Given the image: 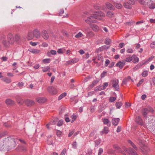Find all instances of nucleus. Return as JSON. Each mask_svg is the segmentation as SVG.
Masks as SVG:
<instances>
[{
  "mask_svg": "<svg viewBox=\"0 0 155 155\" xmlns=\"http://www.w3.org/2000/svg\"><path fill=\"white\" fill-rule=\"evenodd\" d=\"M99 81L95 80L90 85L89 88H92L94 87L96 84Z\"/></svg>",
  "mask_w": 155,
  "mask_h": 155,
  "instance_id": "nucleus-32",
  "label": "nucleus"
},
{
  "mask_svg": "<svg viewBox=\"0 0 155 155\" xmlns=\"http://www.w3.org/2000/svg\"><path fill=\"white\" fill-rule=\"evenodd\" d=\"M116 65L117 67H119L120 69H122L124 66L123 65V63H122L121 61H119L117 62Z\"/></svg>",
  "mask_w": 155,
  "mask_h": 155,
  "instance_id": "nucleus-35",
  "label": "nucleus"
},
{
  "mask_svg": "<svg viewBox=\"0 0 155 155\" xmlns=\"http://www.w3.org/2000/svg\"><path fill=\"white\" fill-rule=\"evenodd\" d=\"M153 109L151 107L143 108L142 110L143 116L144 117L146 118L147 117V114L149 112L153 113Z\"/></svg>",
  "mask_w": 155,
  "mask_h": 155,
  "instance_id": "nucleus-4",
  "label": "nucleus"
},
{
  "mask_svg": "<svg viewBox=\"0 0 155 155\" xmlns=\"http://www.w3.org/2000/svg\"><path fill=\"white\" fill-rule=\"evenodd\" d=\"M131 79V77L130 76H128L127 78H124L122 81V85L126 84L127 82L129 81Z\"/></svg>",
  "mask_w": 155,
  "mask_h": 155,
  "instance_id": "nucleus-21",
  "label": "nucleus"
},
{
  "mask_svg": "<svg viewBox=\"0 0 155 155\" xmlns=\"http://www.w3.org/2000/svg\"><path fill=\"white\" fill-rule=\"evenodd\" d=\"M72 147L76 149L77 148V144L76 141L73 142L72 144Z\"/></svg>",
  "mask_w": 155,
  "mask_h": 155,
  "instance_id": "nucleus-59",
  "label": "nucleus"
},
{
  "mask_svg": "<svg viewBox=\"0 0 155 155\" xmlns=\"http://www.w3.org/2000/svg\"><path fill=\"white\" fill-rule=\"evenodd\" d=\"M148 75V73L147 71H144L143 72L142 74V75L143 77H146Z\"/></svg>",
  "mask_w": 155,
  "mask_h": 155,
  "instance_id": "nucleus-54",
  "label": "nucleus"
},
{
  "mask_svg": "<svg viewBox=\"0 0 155 155\" xmlns=\"http://www.w3.org/2000/svg\"><path fill=\"white\" fill-rule=\"evenodd\" d=\"M103 41V40L102 39H99L95 42V43L96 44L98 45L100 43H102Z\"/></svg>",
  "mask_w": 155,
  "mask_h": 155,
  "instance_id": "nucleus-61",
  "label": "nucleus"
},
{
  "mask_svg": "<svg viewBox=\"0 0 155 155\" xmlns=\"http://www.w3.org/2000/svg\"><path fill=\"white\" fill-rule=\"evenodd\" d=\"M123 149L124 151L129 154L131 155H138L136 152L132 148H129L128 149L125 147H123Z\"/></svg>",
  "mask_w": 155,
  "mask_h": 155,
  "instance_id": "nucleus-5",
  "label": "nucleus"
},
{
  "mask_svg": "<svg viewBox=\"0 0 155 155\" xmlns=\"http://www.w3.org/2000/svg\"><path fill=\"white\" fill-rule=\"evenodd\" d=\"M7 38L9 44H12L15 42L14 38L12 34L9 33L8 34Z\"/></svg>",
  "mask_w": 155,
  "mask_h": 155,
  "instance_id": "nucleus-9",
  "label": "nucleus"
},
{
  "mask_svg": "<svg viewBox=\"0 0 155 155\" xmlns=\"http://www.w3.org/2000/svg\"><path fill=\"white\" fill-rule=\"evenodd\" d=\"M138 2L143 5H145L146 4V2L144 0H137Z\"/></svg>",
  "mask_w": 155,
  "mask_h": 155,
  "instance_id": "nucleus-51",
  "label": "nucleus"
},
{
  "mask_svg": "<svg viewBox=\"0 0 155 155\" xmlns=\"http://www.w3.org/2000/svg\"><path fill=\"white\" fill-rule=\"evenodd\" d=\"M124 6L125 8H127L130 9L131 8V4H130L127 2H125L124 4Z\"/></svg>",
  "mask_w": 155,
  "mask_h": 155,
  "instance_id": "nucleus-29",
  "label": "nucleus"
},
{
  "mask_svg": "<svg viewBox=\"0 0 155 155\" xmlns=\"http://www.w3.org/2000/svg\"><path fill=\"white\" fill-rule=\"evenodd\" d=\"M132 58L133 59V62L134 63L138 62L139 61V58L135 55H133Z\"/></svg>",
  "mask_w": 155,
  "mask_h": 155,
  "instance_id": "nucleus-34",
  "label": "nucleus"
},
{
  "mask_svg": "<svg viewBox=\"0 0 155 155\" xmlns=\"http://www.w3.org/2000/svg\"><path fill=\"white\" fill-rule=\"evenodd\" d=\"M122 105V103L120 102H117L116 103V106L117 108H120Z\"/></svg>",
  "mask_w": 155,
  "mask_h": 155,
  "instance_id": "nucleus-41",
  "label": "nucleus"
},
{
  "mask_svg": "<svg viewBox=\"0 0 155 155\" xmlns=\"http://www.w3.org/2000/svg\"><path fill=\"white\" fill-rule=\"evenodd\" d=\"M63 121L62 120L59 121L58 123L57 124V125L59 127L62 126L63 124Z\"/></svg>",
  "mask_w": 155,
  "mask_h": 155,
  "instance_id": "nucleus-57",
  "label": "nucleus"
},
{
  "mask_svg": "<svg viewBox=\"0 0 155 155\" xmlns=\"http://www.w3.org/2000/svg\"><path fill=\"white\" fill-rule=\"evenodd\" d=\"M119 81L118 79L115 78L113 80L110 81V83L112 86L114 88V90L118 91L119 90V87L118 84Z\"/></svg>",
  "mask_w": 155,
  "mask_h": 155,
  "instance_id": "nucleus-3",
  "label": "nucleus"
},
{
  "mask_svg": "<svg viewBox=\"0 0 155 155\" xmlns=\"http://www.w3.org/2000/svg\"><path fill=\"white\" fill-rule=\"evenodd\" d=\"M57 54V52L55 50H51L50 52H47V54L49 56L51 54L55 55Z\"/></svg>",
  "mask_w": 155,
  "mask_h": 155,
  "instance_id": "nucleus-33",
  "label": "nucleus"
},
{
  "mask_svg": "<svg viewBox=\"0 0 155 155\" xmlns=\"http://www.w3.org/2000/svg\"><path fill=\"white\" fill-rule=\"evenodd\" d=\"M111 42L110 39L108 38H106L105 40L104 43L106 45H108L110 44Z\"/></svg>",
  "mask_w": 155,
  "mask_h": 155,
  "instance_id": "nucleus-44",
  "label": "nucleus"
},
{
  "mask_svg": "<svg viewBox=\"0 0 155 155\" xmlns=\"http://www.w3.org/2000/svg\"><path fill=\"white\" fill-rule=\"evenodd\" d=\"M120 120V119L118 118H113L112 120V122L113 125L116 126L117 125Z\"/></svg>",
  "mask_w": 155,
  "mask_h": 155,
  "instance_id": "nucleus-16",
  "label": "nucleus"
},
{
  "mask_svg": "<svg viewBox=\"0 0 155 155\" xmlns=\"http://www.w3.org/2000/svg\"><path fill=\"white\" fill-rule=\"evenodd\" d=\"M59 119L58 118H56L54 119L53 121L51 123V124H55L57 123Z\"/></svg>",
  "mask_w": 155,
  "mask_h": 155,
  "instance_id": "nucleus-42",
  "label": "nucleus"
},
{
  "mask_svg": "<svg viewBox=\"0 0 155 155\" xmlns=\"http://www.w3.org/2000/svg\"><path fill=\"white\" fill-rule=\"evenodd\" d=\"M42 61L45 64L48 63L50 62L51 59L50 58H46L43 59Z\"/></svg>",
  "mask_w": 155,
  "mask_h": 155,
  "instance_id": "nucleus-47",
  "label": "nucleus"
},
{
  "mask_svg": "<svg viewBox=\"0 0 155 155\" xmlns=\"http://www.w3.org/2000/svg\"><path fill=\"white\" fill-rule=\"evenodd\" d=\"M97 58L98 60H100L102 62L103 61V57L100 54L97 55Z\"/></svg>",
  "mask_w": 155,
  "mask_h": 155,
  "instance_id": "nucleus-45",
  "label": "nucleus"
},
{
  "mask_svg": "<svg viewBox=\"0 0 155 155\" xmlns=\"http://www.w3.org/2000/svg\"><path fill=\"white\" fill-rule=\"evenodd\" d=\"M2 42L3 45L5 47H7L8 46V43L6 40H3L2 41Z\"/></svg>",
  "mask_w": 155,
  "mask_h": 155,
  "instance_id": "nucleus-48",
  "label": "nucleus"
},
{
  "mask_svg": "<svg viewBox=\"0 0 155 155\" xmlns=\"http://www.w3.org/2000/svg\"><path fill=\"white\" fill-rule=\"evenodd\" d=\"M133 59L132 57H129L125 59V61L127 62H129L131 61Z\"/></svg>",
  "mask_w": 155,
  "mask_h": 155,
  "instance_id": "nucleus-56",
  "label": "nucleus"
},
{
  "mask_svg": "<svg viewBox=\"0 0 155 155\" xmlns=\"http://www.w3.org/2000/svg\"><path fill=\"white\" fill-rule=\"evenodd\" d=\"M113 147L114 149H115L116 150H118L119 153H123L124 151H122L121 149L117 145H114L113 146Z\"/></svg>",
  "mask_w": 155,
  "mask_h": 155,
  "instance_id": "nucleus-25",
  "label": "nucleus"
},
{
  "mask_svg": "<svg viewBox=\"0 0 155 155\" xmlns=\"http://www.w3.org/2000/svg\"><path fill=\"white\" fill-rule=\"evenodd\" d=\"M17 149L20 151H24L26 150V147L24 145H19L17 147Z\"/></svg>",
  "mask_w": 155,
  "mask_h": 155,
  "instance_id": "nucleus-31",
  "label": "nucleus"
},
{
  "mask_svg": "<svg viewBox=\"0 0 155 155\" xmlns=\"http://www.w3.org/2000/svg\"><path fill=\"white\" fill-rule=\"evenodd\" d=\"M67 95V93L65 92H64L61 94L58 97V100H61L63 97L66 96Z\"/></svg>",
  "mask_w": 155,
  "mask_h": 155,
  "instance_id": "nucleus-36",
  "label": "nucleus"
},
{
  "mask_svg": "<svg viewBox=\"0 0 155 155\" xmlns=\"http://www.w3.org/2000/svg\"><path fill=\"white\" fill-rule=\"evenodd\" d=\"M17 140V139H15L12 137H9L5 138L3 140V143L8 147L12 148L16 146Z\"/></svg>",
  "mask_w": 155,
  "mask_h": 155,
  "instance_id": "nucleus-1",
  "label": "nucleus"
},
{
  "mask_svg": "<svg viewBox=\"0 0 155 155\" xmlns=\"http://www.w3.org/2000/svg\"><path fill=\"white\" fill-rule=\"evenodd\" d=\"M56 133L58 136V137H60L61 134L62 132L60 130H57L56 131Z\"/></svg>",
  "mask_w": 155,
  "mask_h": 155,
  "instance_id": "nucleus-62",
  "label": "nucleus"
},
{
  "mask_svg": "<svg viewBox=\"0 0 155 155\" xmlns=\"http://www.w3.org/2000/svg\"><path fill=\"white\" fill-rule=\"evenodd\" d=\"M147 3L150 9H153L155 8V3H154L152 0L149 1Z\"/></svg>",
  "mask_w": 155,
  "mask_h": 155,
  "instance_id": "nucleus-12",
  "label": "nucleus"
},
{
  "mask_svg": "<svg viewBox=\"0 0 155 155\" xmlns=\"http://www.w3.org/2000/svg\"><path fill=\"white\" fill-rule=\"evenodd\" d=\"M106 5L107 8L108 9L111 10H114L115 9L114 6L109 3H106Z\"/></svg>",
  "mask_w": 155,
  "mask_h": 155,
  "instance_id": "nucleus-22",
  "label": "nucleus"
},
{
  "mask_svg": "<svg viewBox=\"0 0 155 155\" xmlns=\"http://www.w3.org/2000/svg\"><path fill=\"white\" fill-rule=\"evenodd\" d=\"M123 149L124 151L129 154L131 155H138L136 152L132 148H129L128 149L125 147H123Z\"/></svg>",
  "mask_w": 155,
  "mask_h": 155,
  "instance_id": "nucleus-6",
  "label": "nucleus"
},
{
  "mask_svg": "<svg viewBox=\"0 0 155 155\" xmlns=\"http://www.w3.org/2000/svg\"><path fill=\"white\" fill-rule=\"evenodd\" d=\"M107 72L106 71H104L103 73H102L101 75V78H103L106 75Z\"/></svg>",
  "mask_w": 155,
  "mask_h": 155,
  "instance_id": "nucleus-52",
  "label": "nucleus"
},
{
  "mask_svg": "<svg viewBox=\"0 0 155 155\" xmlns=\"http://www.w3.org/2000/svg\"><path fill=\"white\" fill-rule=\"evenodd\" d=\"M34 37L33 33L31 31H30L28 32V35L27 37V39L28 40L32 39Z\"/></svg>",
  "mask_w": 155,
  "mask_h": 155,
  "instance_id": "nucleus-23",
  "label": "nucleus"
},
{
  "mask_svg": "<svg viewBox=\"0 0 155 155\" xmlns=\"http://www.w3.org/2000/svg\"><path fill=\"white\" fill-rule=\"evenodd\" d=\"M123 149L124 151L129 154L131 155H138L136 152L132 148H129L128 149L125 147H123Z\"/></svg>",
  "mask_w": 155,
  "mask_h": 155,
  "instance_id": "nucleus-7",
  "label": "nucleus"
},
{
  "mask_svg": "<svg viewBox=\"0 0 155 155\" xmlns=\"http://www.w3.org/2000/svg\"><path fill=\"white\" fill-rule=\"evenodd\" d=\"M25 103L27 106H32L35 104L34 101L29 99H27L25 101Z\"/></svg>",
  "mask_w": 155,
  "mask_h": 155,
  "instance_id": "nucleus-11",
  "label": "nucleus"
},
{
  "mask_svg": "<svg viewBox=\"0 0 155 155\" xmlns=\"http://www.w3.org/2000/svg\"><path fill=\"white\" fill-rule=\"evenodd\" d=\"M17 101L18 103L21 104H22L24 102L23 100L20 97H19V100L17 99Z\"/></svg>",
  "mask_w": 155,
  "mask_h": 155,
  "instance_id": "nucleus-49",
  "label": "nucleus"
},
{
  "mask_svg": "<svg viewBox=\"0 0 155 155\" xmlns=\"http://www.w3.org/2000/svg\"><path fill=\"white\" fill-rule=\"evenodd\" d=\"M140 146L143 149L146 151H148V147L145 146L143 143H142L141 144H140Z\"/></svg>",
  "mask_w": 155,
  "mask_h": 155,
  "instance_id": "nucleus-39",
  "label": "nucleus"
},
{
  "mask_svg": "<svg viewBox=\"0 0 155 155\" xmlns=\"http://www.w3.org/2000/svg\"><path fill=\"white\" fill-rule=\"evenodd\" d=\"M123 149L124 151L129 154L131 155H138L136 152L132 148H129L128 149L125 147H123Z\"/></svg>",
  "mask_w": 155,
  "mask_h": 155,
  "instance_id": "nucleus-8",
  "label": "nucleus"
},
{
  "mask_svg": "<svg viewBox=\"0 0 155 155\" xmlns=\"http://www.w3.org/2000/svg\"><path fill=\"white\" fill-rule=\"evenodd\" d=\"M104 50L102 47H99L97 49L96 51V52L97 53H99L100 52Z\"/></svg>",
  "mask_w": 155,
  "mask_h": 155,
  "instance_id": "nucleus-53",
  "label": "nucleus"
},
{
  "mask_svg": "<svg viewBox=\"0 0 155 155\" xmlns=\"http://www.w3.org/2000/svg\"><path fill=\"white\" fill-rule=\"evenodd\" d=\"M42 68V71H43L44 72H45L48 71H49L50 69V68L49 66H48L45 68Z\"/></svg>",
  "mask_w": 155,
  "mask_h": 155,
  "instance_id": "nucleus-43",
  "label": "nucleus"
},
{
  "mask_svg": "<svg viewBox=\"0 0 155 155\" xmlns=\"http://www.w3.org/2000/svg\"><path fill=\"white\" fill-rule=\"evenodd\" d=\"M98 16L96 14H92L88 17L87 19L85 20V21L87 23L91 25L92 22L95 23L97 22L96 19H98Z\"/></svg>",
  "mask_w": 155,
  "mask_h": 155,
  "instance_id": "nucleus-2",
  "label": "nucleus"
},
{
  "mask_svg": "<svg viewBox=\"0 0 155 155\" xmlns=\"http://www.w3.org/2000/svg\"><path fill=\"white\" fill-rule=\"evenodd\" d=\"M143 79H142L137 84V86L139 87L143 82Z\"/></svg>",
  "mask_w": 155,
  "mask_h": 155,
  "instance_id": "nucleus-64",
  "label": "nucleus"
},
{
  "mask_svg": "<svg viewBox=\"0 0 155 155\" xmlns=\"http://www.w3.org/2000/svg\"><path fill=\"white\" fill-rule=\"evenodd\" d=\"M46 100L45 98L40 97L37 98V101L39 103H44L45 102Z\"/></svg>",
  "mask_w": 155,
  "mask_h": 155,
  "instance_id": "nucleus-26",
  "label": "nucleus"
},
{
  "mask_svg": "<svg viewBox=\"0 0 155 155\" xmlns=\"http://www.w3.org/2000/svg\"><path fill=\"white\" fill-rule=\"evenodd\" d=\"M136 121L138 124L141 125L143 124V120L140 116H138L136 118Z\"/></svg>",
  "mask_w": 155,
  "mask_h": 155,
  "instance_id": "nucleus-15",
  "label": "nucleus"
},
{
  "mask_svg": "<svg viewBox=\"0 0 155 155\" xmlns=\"http://www.w3.org/2000/svg\"><path fill=\"white\" fill-rule=\"evenodd\" d=\"M108 153L110 154H114L115 153L114 150L112 149H110L108 151Z\"/></svg>",
  "mask_w": 155,
  "mask_h": 155,
  "instance_id": "nucleus-60",
  "label": "nucleus"
},
{
  "mask_svg": "<svg viewBox=\"0 0 155 155\" xmlns=\"http://www.w3.org/2000/svg\"><path fill=\"white\" fill-rule=\"evenodd\" d=\"M42 36L44 39H47L49 38V35L45 30H43L42 31Z\"/></svg>",
  "mask_w": 155,
  "mask_h": 155,
  "instance_id": "nucleus-14",
  "label": "nucleus"
},
{
  "mask_svg": "<svg viewBox=\"0 0 155 155\" xmlns=\"http://www.w3.org/2000/svg\"><path fill=\"white\" fill-rule=\"evenodd\" d=\"M66 148L64 149L60 155H65L66 152Z\"/></svg>",
  "mask_w": 155,
  "mask_h": 155,
  "instance_id": "nucleus-58",
  "label": "nucleus"
},
{
  "mask_svg": "<svg viewBox=\"0 0 155 155\" xmlns=\"http://www.w3.org/2000/svg\"><path fill=\"white\" fill-rule=\"evenodd\" d=\"M79 61L78 58H74L71 60V62L72 63H74L78 62Z\"/></svg>",
  "mask_w": 155,
  "mask_h": 155,
  "instance_id": "nucleus-50",
  "label": "nucleus"
},
{
  "mask_svg": "<svg viewBox=\"0 0 155 155\" xmlns=\"http://www.w3.org/2000/svg\"><path fill=\"white\" fill-rule=\"evenodd\" d=\"M2 80L3 81L7 83H9L11 82V80L7 78H2Z\"/></svg>",
  "mask_w": 155,
  "mask_h": 155,
  "instance_id": "nucleus-40",
  "label": "nucleus"
},
{
  "mask_svg": "<svg viewBox=\"0 0 155 155\" xmlns=\"http://www.w3.org/2000/svg\"><path fill=\"white\" fill-rule=\"evenodd\" d=\"M5 103L8 105L12 106L14 104V102L12 100L8 99L6 100Z\"/></svg>",
  "mask_w": 155,
  "mask_h": 155,
  "instance_id": "nucleus-17",
  "label": "nucleus"
},
{
  "mask_svg": "<svg viewBox=\"0 0 155 155\" xmlns=\"http://www.w3.org/2000/svg\"><path fill=\"white\" fill-rule=\"evenodd\" d=\"M116 99V97H111L109 99V101L111 102H114Z\"/></svg>",
  "mask_w": 155,
  "mask_h": 155,
  "instance_id": "nucleus-55",
  "label": "nucleus"
},
{
  "mask_svg": "<svg viewBox=\"0 0 155 155\" xmlns=\"http://www.w3.org/2000/svg\"><path fill=\"white\" fill-rule=\"evenodd\" d=\"M28 51L33 54H38L40 52V50L35 49L29 48L28 49Z\"/></svg>",
  "mask_w": 155,
  "mask_h": 155,
  "instance_id": "nucleus-18",
  "label": "nucleus"
},
{
  "mask_svg": "<svg viewBox=\"0 0 155 155\" xmlns=\"http://www.w3.org/2000/svg\"><path fill=\"white\" fill-rule=\"evenodd\" d=\"M108 128L107 127H105L104 128V130L101 132V134L102 135L104 133L107 134L108 133Z\"/></svg>",
  "mask_w": 155,
  "mask_h": 155,
  "instance_id": "nucleus-38",
  "label": "nucleus"
},
{
  "mask_svg": "<svg viewBox=\"0 0 155 155\" xmlns=\"http://www.w3.org/2000/svg\"><path fill=\"white\" fill-rule=\"evenodd\" d=\"M33 34L34 36L37 38H38L40 37V32L37 29H35L34 30Z\"/></svg>",
  "mask_w": 155,
  "mask_h": 155,
  "instance_id": "nucleus-13",
  "label": "nucleus"
},
{
  "mask_svg": "<svg viewBox=\"0 0 155 155\" xmlns=\"http://www.w3.org/2000/svg\"><path fill=\"white\" fill-rule=\"evenodd\" d=\"M103 122L104 124H107V126H110V122L107 119H104L103 120Z\"/></svg>",
  "mask_w": 155,
  "mask_h": 155,
  "instance_id": "nucleus-37",
  "label": "nucleus"
},
{
  "mask_svg": "<svg viewBox=\"0 0 155 155\" xmlns=\"http://www.w3.org/2000/svg\"><path fill=\"white\" fill-rule=\"evenodd\" d=\"M95 14L98 16V19L101 20V17H104L105 16V14L101 12H96Z\"/></svg>",
  "mask_w": 155,
  "mask_h": 155,
  "instance_id": "nucleus-19",
  "label": "nucleus"
},
{
  "mask_svg": "<svg viewBox=\"0 0 155 155\" xmlns=\"http://www.w3.org/2000/svg\"><path fill=\"white\" fill-rule=\"evenodd\" d=\"M24 85V83L21 82H19L18 84V87H20V88H21L22 87H23Z\"/></svg>",
  "mask_w": 155,
  "mask_h": 155,
  "instance_id": "nucleus-63",
  "label": "nucleus"
},
{
  "mask_svg": "<svg viewBox=\"0 0 155 155\" xmlns=\"http://www.w3.org/2000/svg\"><path fill=\"white\" fill-rule=\"evenodd\" d=\"M114 5L115 7L117 9H121L122 7V5L121 4L119 3L114 2Z\"/></svg>",
  "mask_w": 155,
  "mask_h": 155,
  "instance_id": "nucleus-30",
  "label": "nucleus"
},
{
  "mask_svg": "<svg viewBox=\"0 0 155 155\" xmlns=\"http://www.w3.org/2000/svg\"><path fill=\"white\" fill-rule=\"evenodd\" d=\"M48 91L49 93L53 94H56L57 92L56 88L52 86L49 87L48 88Z\"/></svg>",
  "mask_w": 155,
  "mask_h": 155,
  "instance_id": "nucleus-10",
  "label": "nucleus"
},
{
  "mask_svg": "<svg viewBox=\"0 0 155 155\" xmlns=\"http://www.w3.org/2000/svg\"><path fill=\"white\" fill-rule=\"evenodd\" d=\"M91 27L95 31H97L100 30L99 27L97 25L94 24L91 25Z\"/></svg>",
  "mask_w": 155,
  "mask_h": 155,
  "instance_id": "nucleus-24",
  "label": "nucleus"
},
{
  "mask_svg": "<svg viewBox=\"0 0 155 155\" xmlns=\"http://www.w3.org/2000/svg\"><path fill=\"white\" fill-rule=\"evenodd\" d=\"M114 13L113 11H109L107 12L106 15L108 17L111 18L114 16Z\"/></svg>",
  "mask_w": 155,
  "mask_h": 155,
  "instance_id": "nucleus-27",
  "label": "nucleus"
},
{
  "mask_svg": "<svg viewBox=\"0 0 155 155\" xmlns=\"http://www.w3.org/2000/svg\"><path fill=\"white\" fill-rule=\"evenodd\" d=\"M83 36V35L82 33L81 32H79L75 35V37L76 38H79L82 37Z\"/></svg>",
  "mask_w": 155,
  "mask_h": 155,
  "instance_id": "nucleus-46",
  "label": "nucleus"
},
{
  "mask_svg": "<svg viewBox=\"0 0 155 155\" xmlns=\"http://www.w3.org/2000/svg\"><path fill=\"white\" fill-rule=\"evenodd\" d=\"M86 36L89 38L93 37L94 36V34L92 31H87L86 32Z\"/></svg>",
  "mask_w": 155,
  "mask_h": 155,
  "instance_id": "nucleus-20",
  "label": "nucleus"
},
{
  "mask_svg": "<svg viewBox=\"0 0 155 155\" xmlns=\"http://www.w3.org/2000/svg\"><path fill=\"white\" fill-rule=\"evenodd\" d=\"M14 39L16 43H18L20 40V36L18 35H16L15 36Z\"/></svg>",
  "mask_w": 155,
  "mask_h": 155,
  "instance_id": "nucleus-28",
  "label": "nucleus"
}]
</instances>
